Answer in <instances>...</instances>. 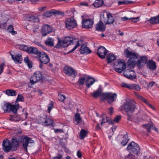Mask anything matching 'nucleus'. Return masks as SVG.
<instances>
[{
    "instance_id": "1",
    "label": "nucleus",
    "mask_w": 159,
    "mask_h": 159,
    "mask_svg": "<svg viewBox=\"0 0 159 159\" xmlns=\"http://www.w3.org/2000/svg\"><path fill=\"white\" fill-rule=\"evenodd\" d=\"M126 57L129 58L127 61V64L129 68L134 67V65L137 64L139 68H141L145 64L147 61V57H142L138 60L137 62L136 61L138 58V55L135 52L129 51L128 49H126L124 52Z\"/></svg>"
},
{
    "instance_id": "2",
    "label": "nucleus",
    "mask_w": 159,
    "mask_h": 159,
    "mask_svg": "<svg viewBox=\"0 0 159 159\" xmlns=\"http://www.w3.org/2000/svg\"><path fill=\"white\" fill-rule=\"evenodd\" d=\"M75 42H77V44L74 48L68 52L69 53H70L75 51L80 45V44L78 40H77V41H76V39H73L68 37H66L62 41H60L59 40L55 46V48H61L65 47L67 46L68 45H71L73 44Z\"/></svg>"
},
{
    "instance_id": "3",
    "label": "nucleus",
    "mask_w": 159,
    "mask_h": 159,
    "mask_svg": "<svg viewBox=\"0 0 159 159\" xmlns=\"http://www.w3.org/2000/svg\"><path fill=\"white\" fill-rule=\"evenodd\" d=\"M122 107L126 112H133L137 108L136 103L133 101H127L123 105Z\"/></svg>"
},
{
    "instance_id": "4",
    "label": "nucleus",
    "mask_w": 159,
    "mask_h": 159,
    "mask_svg": "<svg viewBox=\"0 0 159 159\" xmlns=\"http://www.w3.org/2000/svg\"><path fill=\"white\" fill-rule=\"evenodd\" d=\"M102 100H107L109 104H111L116 99L117 94L116 93H102L101 95Z\"/></svg>"
},
{
    "instance_id": "5",
    "label": "nucleus",
    "mask_w": 159,
    "mask_h": 159,
    "mask_svg": "<svg viewBox=\"0 0 159 159\" xmlns=\"http://www.w3.org/2000/svg\"><path fill=\"white\" fill-rule=\"evenodd\" d=\"M115 70L118 73H121L126 68V64L123 59H118L114 64Z\"/></svg>"
},
{
    "instance_id": "6",
    "label": "nucleus",
    "mask_w": 159,
    "mask_h": 159,
    "mask_svg": "<svg viewBox=\"0 0 159 159\" xmlns=\"http://www.w3.org/2000/svg\"><path fill=\"white\" fill-rule=\"evenodd\" d=\"M19 107V104L17 102L16 103L15 105L6 104L3 107V108L6 112H10L12 111L14 113H16Z\"/></svg>"
},
{
    "instance_id": "7",
    "label": "nucleus",
    "mask_w": 159,
    "mask_h": 159,
    "mask_svg": "<svg viewBox=\"0 0 159 159\" xmlns=\"http://www.w3.org/2000/svg\"><path fill=\"white\" fill-rule=\"evenodd\" d=\"M127 149L130 152L138 154L139 152L140 148L137 143L133 141L128 144Z\"/></svg>"
},
{
    "instance_id": "8",
    "label": "nucleus",
    "mask_w": 159,
    "mask_h": 159,
    "mask_svg": "<svg viewBox=\"0 0 159 159\" xmlns=\"http://www.w3.org/2000/svg\"><path fill=\"white\" fill-rule=\"evenodd\" d=\"M65 27L67 29L70 30L74 28L77 25L76 20L73 18H68L65 21Z\"/></svg>"
},
{
    "instance_id": "9",
    "label": "nucleus",
    "mask_w": 159,
    "mask_h": 159,
    "mask_svg": "<svg viewBox=\"0 0 159 159\" xmlns=\"http://www.w3.org/2000/svg\"><path fill=\"white\" fill-rule=\"evenodd\" d=\"M64 73L68 76H71L75 78L77 75L75 70L72 67L68 66H65L63 69Z\"/></svg>"
},
{
    "instance_id": "10",
    "label": "nucleus",
    "mask_w": 159,
    "mask_h": 159,
    "mask_svg": "<svg viewBox=\"0 0 159 159\" xmlns=\"http://www.w3.org/2000/svg\"><path fill=\"white\" fill-rule=\"evenodd\" d=\"M2 149L5 152H8L11 151H14L11 146V142L7 139L3 141L2 144Z\"/></svg>"
},
{
    "instance_id": "11",
    "label": "nucleus",
    "mask_w": 159,
    "mask_h": 159,
    "mask_svg": "<svg viewBox=\"0 0 159 159\" xmlns=\"http://www.w3.org/2000/svg\"><path fill=\"white\" fill-rule=\"evenodd\" d=\"M37 58L39 59L41 62L43 63L47 64L50 61L49 56L44 52L39 53V55H37Z\"/></svg>"
},
{
    "instance_id": "12",
    "label": "nucleus",
    "mask_w": 159,
    "mask_h": 159,
    "mask_svg": "<svg viewBox=\"0 0 159 159\" xmlns=\"http://www.w3.org/2000/svg\"><path fill=\"white\" fill-rule=\"evenodd\" d=\"M82 18L83 28L89 29L91 28L92 27L94 22L92 19L89 18L85 19H84L83 16H82Z\"/></svg>"
},
{
    "instance_id": "13",
    "label": "nucleus",
    "mask_w": 159,
    "mask_h": 159,
    "mask_svg": "<svg viewBox=\"0 0 159 159\" xmlns=\"http://www.w3.org/2000/svg\"><path fill=\"white\" fill-rule=\"evenodd\" d=\"M22 140V137L17 138H13L11 140V145L12 147L13 150L14 151L17 150V148L19 145Z\"/></svg>"
},
{
    "instance_id": "14",
    "label": "nucleus",
    "mask_w": 159,
    "mask_h": 159,
    "mask_svg": "<svg viewBox=\"0 0 159 159\" xmlns=\"http://www.w3.org/2000/svg\"><path fill=\"white\" fill-rule=\"evenodd\" d=\"M52 30L51 27L47 25H44L42 26L41 28V33L43 36H45L47 35L52 31Z\"/></svg>"
},
{
    "instance_id": "15",
    "label": "nucleus",
    "mask_w": 159,
    "mask_h": 159,
    "mask_svg": "<svg viewBox=\"0 0 159 159\" xmlns=\"http://www.w3.org/2000/svg\"><path fill=\"white\" fill-rule=\"evenodd\" d=\"M107 52V50L102 46H100L97 50V55L101 59L105 58Z\"/></svg>"
},
{
    "instance_id": "16",
    "label": "nucleus",
    "mask_w": 159,
    "mask_h": 159,
    "mask_svg": "<svg viewBox=\"0 0 159 159\" xmlns=\"http://www.w3.org/2000/svg\"><path fill=\"white\" fill-rule=\"evenodd\" d=\"M23 147L24 149L26 151H27V147L29 143H33L34 141L32 140L28 136H25L23 138Z\"/></svg>"
},
{
    "instance_id": "17",
    "label": "nucleus",
    "mask_w": 159,
    "mask_h": 159,
    "mask_svg": "<svg viewBox=\"0 0 159 159\" xmlns=\"http://www.w3.org/2000/svg\"><path fill=\"white\" fill-rule=\"evenodd\" d=\"M123 74L125 77L130 79L134 80L136 78L135 73L132 70L127 69L124 71Z\"/></svg>"
},
{
    "instance_id": "18",
    "label": "nucleus",
    "mask_w": 159,
    "mask_h": 159,
    "mask_svg": "<svg viewBox=\"0 0 159 159\" xmlns=\"http://www.w3.org/2000/svg\"><path fill=\"white\" fill-rule=\"evenodd\" d=\"M10 55L12 59L16 63H21L22 60V55L20 54H17L16 55H14L11 53V51L10 52Z\"/></svg>"
},
{
    "instance_id": "19",
    "label": "nucleus",
    "mask_w": 159,
    "mask_h": 159,
    "mask_svg": "<svg viewBox=\"0 0 159 159\" xmlns=\"http://www.w3.org/2000/svg\"><path fill=\"white\" fill-rule=\"evenodd\" d=\"M96 28L98 31H104L105 30L106 26L100 20L96 25Z\"/></svg>"
},
{
    "instance_id": "20",
    "label": "nucleus",
    "mask_w": 159,
    "mask_h": 159,
    "mask_svg": "<svg viewBox=\"0 0 159 159\" xmlns=\"http://www.w3.org/2000/svg\"><path fill=\"white\" fill-rule=\"evenodd\" d=\"M80 52L81 54H88L91 52V51L84 44H82L80 47Z\"/></svg>"
},
{
    "instance_id": "21",
    "label": "nucleus",
    "mask_w": 159,
    "mask_h": 159,
    "mask_svg": "<svg viewBox=\"0 0 159 159\" xmlns=\"http://www.w3.org/2000/svg\"><path fill=\"white\" fill-rule=\"evenodd\" d=\"M40 52L37 48L33 47H29L27 52L29 54H33L37 55H39V53Z\"/></svg>"
},
{
    "instance_id": "22",
    "label": "nucleus",
    "mask_w": 159,
    "mask_h": 159,
    "mask_svg": "<svg viewBox=\"0 0 159 159\" xmlns=\"http://www.w3.org/2000/svg\"><path fill=\"white\" fill-rule=\"evenodd\" d=\"M95 79L92 77H87L85 82L86 87L89 88L95 82Z\"/></svg>"
},
{
    "instance_id": "23",
    "label": "nucleus",
    "mask_w": 159,
    "mask_h": 159,
    "mask_svg": "<svg viewBox=\"0 0 159 159\" xmlns=\"http://www.w3.org/2000/svg\"><path fill=\"white\" fill-rule=\"evenodd\" d=\"M107 60V62L108 63H111L116 59V57L112 53H110L108 54L106 57Z\"/></svg>"
},
{
    "instance_id": "24",
    "label": "nucleus",
    "mask_w": 159,
    "mask_h": 159,
    "mask_svg": "<svg viewBox=\"0 0 159 159\" xmlns=\"http://www.w3.org/2000/svg\"><path fill=\"white\" fill-rule=\"evenodd\" d=\"M147 65L148 68L151 70H154L156 69V63L152 61H149Z\"/></svg>"
},
{
    "instance_id": "25",
    "label": "nucleus",
    "mask_w": 159,
    "mask_h": 159,
    "mask_svg": "<svg viewBox=\"0 0 159 159\" xmlns=\"http://www.w3.org/2000/svg\"><path fill=\"white\" fill-rule=\"evenodd\" d=\"M149 21L151 24L153 25L159 23V14L156 16L150 18Z\"/></svg>"
},
{
    "instance_id": "26",
    "label": "nucleus",
    "mask_w": 159,
    "mask_h": 159,
    "mask_svg": "<svg viewBox=\"0 0 159 159\" xmlns=\"http://www.w3.org/2000/svg\"><path fill=\"white\" fill-rule=\"evenodd\" d=\"M106 14L107 18V20L106 24H109L112 23L114 22V20L112 15L111 13H106Z\"/></svg>"
},
{
    "instance_id": "27",
    "label": "nucleus",
    "mask_w": 159,
    "mask_h": 159,
    "mask_svg": "<svg viewBox=\"0 0 159 159\" xmlns=\"http://www.w3.org/2000/svg\"><path fill=\"white\" fill-rule=\"evenodd\" d=\"M45 43L47 46L53 47L54 46V40L52 38H49L45 41Z\"/></svg>"
},
{
    "instance_id": "28",
    "label": "nucleus",
    "mask_w": 159,
    "mask_h": 159,
    "mask_svg": "<svg viewBox=\"0 0 159 159\" xmlns=\"http://www.w3.org/2000/svg\"><path fill=\"white\" fill-rule=\"evenodd\" d=\"M6 94L9 96H15L17 94V93L14 90L11 89H7L6 91Z\"/></svg>"
},
{
    "instance_id": "29",
    "label": "nucleus",
    "mask_w": 159,
    "mask_h": 159,
    "mask_svg": "<svg viewBox=\"0 0 159 159\" xmlns=\"http://www.w3.org/2000/svg\"><path fill=\"white\" fill-rule=\"evenodd\" d=\"M101 89L99 88L97 90L95 91L92 94V96L94 98H97L99 96L101 97V94L102 93Z\"/></svg>"
},
{
    "instance_id": "30",
    "label": "nucleus",
    "mask_w": 159,
    "mask_h": 159,
    "mask_svg": "<svg viewBox=\"0 0 159 159\" xmlns=\"http://www.w3.org/2000/svg\"><path fill=\"white\" fill-rule=\"evenodd\" d=\"M53 121L52 119L48 118H47V116L46 118L44 121V125L45 126H48L51 125L53 124Z\"/></svg>"
},
{
    "instance_id": "31",
    "label": "nucleus",
    "mask_w": 159,
    "mask_h": 159,
    "mask_svg": "<svg viewBox=\"0 0 159 159\" xmlns=\"http://www.w3.org/2000/svg\"><path fill=\"white\" fill-rule=\"evenodd\" d=\"M20 119V117L17 115L16 113H14V115H11L10 120L13 121H18Z\"/></svg>"
},
{
    "instance_id": "32",
    "label": "nucleus",
    "mask_w": 159,
    "mask_h": 159,
    "mask_svg": "<svg viewBox=\"0 0 159 159\" xmlns=\"http://www.w3.org/2000/svg\"><path fill=\"white\" fill-rule=\"evenodd\" d=\"M103 4L102 0H96L93 4L95 7H99L102 6Z\"/></svg>"
},
{
    "instance_id": "33",
    "label": "nucleus",
    "mask_w": 159,
    "mask_h": 159,
    "mask_svg": "<svg viewBox=\"0 0 159 159\" xmlns=\"http://www.w3.org/2000/svg\"><path fill=\"white\" fill-rule=\"evenodd\" d=\"M129 140V139H128V135L125 134L123 137L121 143L123 145L125 146L126 145Z\"/></svg>"
},
{
    "instance_id": "34",
    "label": "nucleus",
    "mask_w": 159,
    "mask_h": 159,
    "mask_svg": "<svg viewBox=\"0 0 159 159\" xmlns=\"http://www.w3.org/2000/svg\"><path fill=\"white\" fill-rule=\"evenodd\" d=\"M87 134V132L86 130L83 129H81L80 134V139H84L86 136Z\"/></svg>"
},
{
    "instance_id": "35",
    "label": "nucleus",
    "mask_w": 159,
    "mask_h": 159,
    "mask_svg": "<svg viewBox=\"0 0 159 159\" xmlns=\"http://www.w3.org/2000/svg\"><path fill=\"white\" fill-rule=\"evenodd\" d=\"M28 20L33 22H38L39 20L38 16H31L29 17Z\"/></svg>"
},
{
    "instance_id": "36",
    "label": "nucleus",
    "mask_w": 159,
    "mask_h": 159,
    "mask_svg": "<svg viewBox=\"0 0 159 159\" xmlns=\"http://www.w3.org/2000/svg\"><path fill=\"white\" fill-rule=\"evenodd\" d=\"M66 11L68 15L70 16L71 17H74L75 10V8H70V9L67 10Z\"/></svg>"
},
{
    "instance_id": "37",
    "label": "nucleus",
    "mask_w": 159,
    "mask_h": 159,
    "mask_svg": "<svg viewBox=\"0 0 159 159\" xmlns=\"http://www.w3.org/2000/svg\"><path fill=\"white\" fill-rule=\"evenodd\" d=\"M134 2L131 1L125 0L124 1H118V5H121L128 4L131 3H134Z\"/></svg>"
},
{
    "instance_id": "38",
    "label": "nucleus",
    "mask_w": 159,
    "mask_h": 159,
    "mask_svg": "<svg viewBox=\"0 0 159 159\" xmlns=\"http://www.w3.org/2000/svg\"><path fill=\"white\" fill-rule=\"evenodd\" d=\"M34 75H35L36 78L38 80V81L40 80L42 78V74L39 71H37L35 72Z\"/></svg>"
},
{
    "instance_id": "39",
    "label": "nucleus",
    "mask_w": 159,
    "mask_h": 159,
    "mask_svg": "<svg viewBox=\"0 0 159 159\" xmlns=\"http://www.w3.org/2000/svg\"><path fill=\"white\" fill-rule=\"evenodd\" d=\"M24 62L27 64L29 68H31L32 66V63L31 61L29 59L28 57H26L24 59Z\"/></svg>"
},
{
    "instance_id": "40",
    "label": "nucleus",
    "mask_w": 159,
    "mask_h": 159,
    "mask_svg": "<svg viewBox=\"0 0 159 159\" xmlns=\"http://www.w3.org/2000/svg\"><path fill=\"white\" fill-rule=\"evenodd\" d=\"M13 26L11 25H10L7 28V30L9 33H11L12 34H17V32L13 30Z\"/></svg>"
},
{
    "instance_id": "41",
    "label": "nucleus",
    "mask_w": 159,
    "mask_h": 159,
    "mask_svg": "<svg viewBox=\"0 0 159 159\" xmlns=\"http://www.w3.org/2000/svg\"><path fill=\"white\" fill-rule=\"evenodd\" d=\"M30 83L31 85H34L35 83L38 82V80H37L34 75L31 77L30 79Z\"/></svg>"
},
{
    "instance_id": "42",
    "label": "nucleus",
    "mask_w": 159,
    "mask_h": 159,
    "mask_svg": "<svg viewBox=\"0 0 159 159\" xmlns=\"http://www.w3.org/2000/svg\"><path fill=\"white\" fill-rule=\"evenodd\" d=\"M131 89H133L137 91H139L140 89V87L138 84H131Z\"/></svg>"
},
{
    "instance_id": "43",
    "label": "nucleus",
    "mask_w": 159,
    "mask_h": 159,
    "mask_svg": "<svg viewBox=\"0 0 159 159\" xmlns=\"http://www.w3.org/2000/svg\"><path fill=\"white\" fill-rule=\"evenodd\" d=\"M75 121L77 123H79L81 120L80 115L79 113H76L75 115Z\"/></svg>"
},
{
    "instance_id": "44",
    "label": "nucleus",
    "mask_w": 159,
    "mask_h": 159,
    "mask_svg": "<svg viewBox=\"0 0 159 159\" xmlns=\"http://www.w3.org/2000/svg\"><path fill=\"white\" fill-rule=\"evenodd\" d=\"M85 80V77H83L80 78L79 80L78 83L80 85H81L83 84L84 83Z\"/></svg>"
},
{
    "instance_id": "45",
    "label": "nucleus",
    "mask_w": 159,
    "mask_h": 159,
    "mask_svg": "<svg viewBox=\"0 0 159 159\" xmlns=\"http://www.w3.org/2000/svg\"><path fill=\"white\" fill-rule=\"evenodd\" d=\"M29 47H27L25 45H20L19 46V48L20 49L23 50L27 52Z\"/></svg>"
},
{
    "instance_id": "46",
    "label": "nucleus",
    "mask_w": 159,
    "mask_h": 159,
    "mask_svg": "<svg viewBox=\"0 0 159 159\" xmlns=\"http://www.w3.org/2000/svg\"><path fill=\"white\" fill-rule=\"evenodd\" d=\"M121 85L122 87L131 89V84H128L126 83L123 82L121 83Z\"/></svg>"
},
{
    "instance_id": "47",
    "label": "nucleus",
    "mask_w": 159,
    "mask_h": 159,
    "mask_svg": "<svg viewBox=\"0 0 159 159\" xmlns=\"http://www.w3.org/2000/svg\"><path fill=\"white\" fill-rule=\"evenodd\" d=\"M16 101H24V97L21 94H18L16 98Z\"/></svg>"
},
{
    "instance_id": "48",
    "label": "nucleus",
    "mask_w": 159,
    "mask_h": 159,
    "mask_svg": "<svg viewBox=\"0 0 159 159\" xmlns=\"http://www.w3.org/2000/svg\"><path fill=\"white\" fill-rule=\"evenodd\" d=\"M53 103L52 102H51L49 103L48 106V112L49 113L51 111L53 108Z\"/></svg>"
},
{
    "instance_id": "49",
    "label": "nucleus",
    "mask_w": 159,
    "mask_h": 159,
    "mask_svg": "<svg viewBox=\"0 0 159 159\" xmlns=\"http://www.w3.org/2000/svg\"><path fill=\"white\" fill-rule=\"evenodd\" d=\"M143 102L147 105L150 107L152 108V109L154 110L155 109L153 106L151 104H149L148 100H147L145 98L143 101Z\"/></svg>"
},
{
    "instance_id": "50",
    "label": "nucleus",
    "mask_w": 159,
    "mask_h": 159,
    "mask_svg": "<svg viewBox=\"0 0 159 159\" xmlns=\"http://www.w3.org/2000/svg\"><path fill=\"white\" fill-rule=\"evenodd\" d=\"M130 20H131L133 22H137L139 20V17H132L130 18Z\"/></svg>"
},
{
    "instance_id": "51",
    "label": "nucleus",
    "mask_w": 159,
    "mask_h": 159,
    "mask_svg": "<svg viewBox=\"0 0 159 159\" xmlns=\"http://www.w3.org/2000/svg\"><path fill=\"white\" fill-rule=\"evenodd\" d=\"M5 67L4 63H2L0 65V75L3 72V69Z\"/></svg>"
},
{
    "instance_id": "52",
    "label": "nucleus",
    "mask_w": 159,
    "mask_h": 159,
    "mask_svg": "<svg viewBox=\"0 0 159 159\" xmlns=\"http://www.w3.org/2000/svg\"><path fill=\"white\" fill-rule=\"evenodd\" d=\"M134 157L135 156L134 155L131 153H129L128 155V156L125 157V159H134Z\"/></svg>"
},
{
    "instance_id": "53",
    "label": "nucleus",
    "mask_w": 159,
    "mask_h": 159,
    "mask_svg": "<svg viewBox=\"0 0 159 159\" xmlns=\"http://www.w3.org/2000/svg\"><path fill=\"white\" fill-rule=\"evenodd\" d=\"M65 98V97L63 95L59 94L58 95V99L61 102H63Z\"/></svg>"
},
{
    "instance_id": "54",
    "label": "nucleus",
    "mask_w": 159,
    "mask_h": 159,
    "mask_svg": "<svg viewBox=\"0 0 159 159\" xmlns=\"http://www.w3.org/2000/svg\"><path fill=\"white\" fill-rule=\"evenodd\" d=\"M44 15L46 16L49 17L52 16V13L50 11H47L44 12Z\"/></svg>"
},
{
    "instance_id": "55",
    "label": "nucleus",
    "mask_w": 159,
    "mask_h": 159,
    "mask_svg": "<svg viewBox=\"0 0 159 159\" xmlns=\"http://www.w3.org/2000/svg\"><path fill=\"white\" fill-rule=\"evenodd\" d=\"M121 116H116L114 119L113 121L117 123L119 122V120L120 119Z\"/></svg>"
},
{
    "instance_id": "56",
    "label": "nucleus",
    "mask_w": 159,
    "mask_h": 159,
    "mask_svg": "<svg viewBox=\"0 0 159 159\" xmlns=\"http://www.w3.org/2000/svg\"><path fill=\"white\" fill-rule=\"evenodd\" d=\"M145 127V128L149 132L151 128V125L149 124H147L144 125Z\"/></svg>"
},
{
    "instance_id": "57",
    "label": "nucleus",
    "mask_w": 159,
    "mask_h": 159,
    "mask_svg": "<svg viewBox=\"0 0 159 159\" xmlns=\"http://www.w3.org/2000/svg\"><path fill=\"white\" fill-rule=\"evenodd\" d=\"M47 116L45 115L43 117H40V120L43 125H44V121H45V120H46V118Z\"/></svg>"
},
{
    "instance_id": "58",
    "label": "nucleus",
    "mask_w": 159,
    "mask_h": 159,
    "mask_svg": "<svg viewBox=\"0 0 159 159\" xmlns=\"http://www.w3.org/2000/svg\"><path fill=\"white\" fill-rule=\"evenodd\" d=\"M108 121L107 118L106 117L105 118H103L102 121L101 122V124H103L105 123Z\"/></svg>"
},
{
    "instance_id": "59",
    "label": "nucleus",
    "mask_w": 159,
    "mask_h": 159,
    "mask_svg": "<svg viewBox=\"0 0 159 159\" xmlns=\"http://www.w3.org/2000/svg\"><path fill=\"white\" fill-rule=\"evenodd\" d=\"M136 95L138 98L140 99L142 101L143 100V99H144L145 98H144L143 97H142L140 95H139L137 94H136Z\"/></svg>"
},
{
    "instance_id": "60",
    "label": "nucleus",
    "mask_w": 159,
    "mask_h": 159,
    "mask_svg": "<svg viewBox=\"0 0 159 159\" xmlns=\"http://www.w3.org/2000/svg\"><path fill=\"white\" fill-rule=\"evenodd\" d=\"M136 95L138 98L140 99L142 101L143 100V99H144L145 98H144L143 97H142L140 95H139L137 94H136Z\"/></svg>"
},
{
    "instance_id": "61",
    "label": "nucleus",
    "mask_w": 159,
    "mask_h": 159,
    "mask_svg": "<svg viewBox=\"0 0 159 159\" xmlns=\"http://www.w3.org/2000/svg\"><path fill=\"white\" fill-rule=\"evenodd\" d=\"M155 84V82L153 81H152L151 82H150L148 84V87H152V86L154 85Z\"/></svg>"
},
{
    "instance_id": "62",
    "label": "nucleus",
    "mask_w": 159,
    "mask_h": 159,
    "mask_svg": "<svg viewBox=\"0 0 159 159\" xmlns=\"http://www.w3.org/2000/svg\"><path fill=\"white\" fill-rule=\"evenodd\" d=\"M54 132L55 133L58 132H63V130L61 129H55L54 130Z\"/></svg>"
},
{
    "instance_id": "63",
    "label": "nucleus",
    "mask_w": 159,
    "mask_h": 159,
    "mask_svg": "<svg viewBox=\"0 0 159 159\" xmlns=\"http://www.w3.org/2000/svg\"><path fill=\"white\" fill-rule=\"evenodd\" d=\"M77 155L78 158H81V157L82 154L80 151H77Z\"/></svg>"
},
{
    "instance_id": "64",
    "label": "nucleus",
    "mask_w": 159,
    "mask_h": 159,
    "mask_svg": "<svg viewBox=\"0 0 159 159\" xmlns=\"http://www.w3.org/2000/svg\"><path fill=\"white\" fill-rule=\"evenodd\" d=\"M62 157L61 155H59L57 157H53L52 159H61Z\"/></svg>"
}]
</instances>
